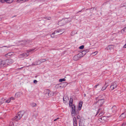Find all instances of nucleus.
<instances>
[{"label": "nucleus", "mask_w": 126, "mask_h": 126, "mask_svg": "<svg viewBox=\"0 0 126 126\" xmlns=\"http://www.w3.org/2000/svg\"><path fill=\"white\" fill-rule=\"evenodd\" d=\"M24 113V111H19L17 115L12 119V120H15L16 121H17L20 120Z\"/></svg>", "instance_id": "f257e3e1"}, {"label": "nucleus", "mask_w": 126, "mask_h": 126, "mask_svg": "<svg viewBox=\"0 0 126 126\" xmlns=\"http://www.w3.org/2000/svg\"><path fill=\"white\" fill-rule=\"evenodd\" d=\"M70 20L68 18H65L58 22V24L60 26H62L66 24L67 23L70 22Z\"/></svg>", "instance_id": "f03ea898"}, {"label": "nucleus", "mask_w": 126, "mask_h": 126, "mask_svg": "<svg viewBox=\"0 0 126 126\" xmlns=\"http://www.w3.org/2000/svg\"><path fill=\"white\" fill-rule=\"evenodd\" d=\"M34 49H30L28 50H27L26 51L27 52V53H24L22 54H21L19 55V56L20 58H22L23 57H28L29 55V52H30L34 50Z\"/></svg>", "instance_id": "7ed1b4c3"}, {"label": "nucleus", "mask_w": 126, "mask_h": 126, "mask_svg": "<svg viewBox=\"0 0 126 126\" xmlns=\"http://www.w3.org/2000/svg\"><path fill=\"white\" fill-rule=\"evenodd\" d=\"M98 113H99V114L98 115V116L100 117L103 115L104 114V109H102V108H99L96 114L95 115V116L97 115Z\"/></svg>", "instance_id": "20e7f679"}, {"label": "nucleus", "mask_w": 126, "mask_h": 126, "mask_svg": "<svg viewBox=\"0 0 126 126\" xmlns=\"http://www.w3.org/2000/svg\"><path fill=\"white\" fill-rule=\"evenodd\" d=\"M117 86V84L116 82H114L112 83L111 84L110 88L111 90L116 88Z\"/></svg>", "instance_id": "39448f33"}, {"label": "nucleus", "mask_w": 126, "mask_h": 126, "mask_svg": "<svg viewBox=\"0 0 126 126\" xmlns=\"http://www.w3.org/2000/svg\"><path fill=\"white\" fill-rule=\"evenodd\" d=\"M6 66L7 65H8L10 64H12L14 62V60L12 59H9L4 60Z\"/></svg>", "instance_id": "423d86ee"}, {"label": "nucleus", "mask_w": 126, "mask_h": 126, "mask_svg": "<svg viewBox=\"0 0 126 126\" xmlns=\"http://www.w3.org/2000/svg\"><path fill=\"white\" fill-rule=\"evenodd\" d=\"M104 102V99H99L96 103H98L99 107H100L102 106V105L103 104Z\"/></svg>", "instance_id": "0eeeda50"}, {"label": "nucleus", "mask_w": 126, "mask_h": 126, "mask_svg": "<svg viewBox=\"0 0 126 126\" xmlns=\"http://www.w3.org/2000/svg\"><path fill=\"white\" fill-rule=\"evenodd\" d=\"M82 56H81V53H79L77 55L73 57V59L75 61L78 60L80 58L82 57Z\"/></svg>", "instance_id": "6e6552de"}, {"label": "nucleus", "mask_w": 126, "mask_h": 126, "mask_svg": "<svg viewBox=\"0 0 126 126\" xmlns=\"http://www.w3.org/2000/svg\"><path fill=\"white\" fill-rule=\"evenodd\" d=\"M72 107V112L71 113L72 116H73L75 114V113L76 111V107L75 105L73 104L72 106H70Z\"/></svg>", "instance_id": "1a4fd4ad"}, {"label": "nucleus", "mask_w": 126, "mask_h": 126, "mask_svg": "<svg viewBox=\"0 0 126 126\" xmlns=\"http://www.w3.org/2000/svg\"><path fill=\"white\" fill-rule=\"evenodd\" d=\"M64 83L62 82L56 85V87L57 88L61 89L63 88L64 86Z\"/></svg>", "instance_id": "9d476101"}, {"label": "nucleus", "mask_w": 126, "mask_h": 126, "mask_svg": "<svg viewBox=\"0 0 126 126\" xmlns=\"http://www.w3.org/2000/svg\"><path fill=\"white\" fill-rule=\"evenodd\" d=\"M4 60H2L0 59V67H2L6 66Z\"/></svg>", "instance_id": "9b49d317"}, {"label": "nucleus", "mask_w": 126, "mask_h": 126, "mask_svg": "<svg viewBox=\"0 0 126 126\" xmlns=\"http://www.w3.org/2000/svg\"><path fill=\"white\" fill-rule=\"evenodd\" d=\"M44 94L46 95V96L47 97L48 96H49L51 95L50 93L51 92L49 91V90L48 89H47L45 90Z\"/></svg>", "instance_id": "f8f14e48"}, {"label": "nucleus", "mask_w": 126, "mask_h": 126, "mask_svg": "<svg viewBox=\"0 0 126 126\" xmlns=\"http://www.w3.org/2000/svg\"><path fill=\"white\" fill-rule=\"evenodd\" d=\"M106 117L104 116L98 119V121L100 122H103L104 121H105L106 120Z\"/></svg>", "instance_id": "ddd939ff"}, {"label": "nucleus", "mask_w": 126, "mask_h": 126, "mask_svg": "<svg viewBox=\"0 0 126 126\" xmlns=\"http://www.w3.org/2000/svg\"><path fill=\"white\" fill-rule=\"evenodd\" d=\"M54 32L56 34H57V33L60 32V33L58 34L60 35L62 34L64 32V31H63L62 30H59L55 31Z\"/></svg>", "instance_id": "4468645a"}, {"label": "nucleus", "mask_w": 126, "mask_h": 126, "mask_svg": "<svg viewBox=\"0 0 126 126\" xmlns=\"http://www.w3.org/2000/svg\"><path fill=\"white\" fill-rule=\"evenodd\" d=\"M108 82L107 83L106 82H105V84L104 86H103L101 90L102 91L105 90L107 87L108 86Z\"/></svg>", "instance_id": "2eb2a0df"}, {"label": "nucleus", "mask_w": 126, "mask_h": 126, "mask_svg": "<svg viewBox=\"0 0 126 126\" xmlns=\"http://www.w3.org/2000/svg\"><path fill=\"white\" fill-rule=\"evenodd\" d=\"M73 122L74 126H77V122L76 118L75 117H74L73 118Z\"/></svg>", "instance_id": "dca6fc26"}, {"label": "nucleus", "mask_w": 126, "mask_h": 126, "mask_svg": "<svg viewBox=\"0 0 126 126\" xmlns=\"http://www.w3.org/2000/svg\"><path fill=\"white\" fill-rule=\"evenodd\" d=\"M68 100V97L66 96H64L63 98V100L64 103H66L67 102V101Z\"/></svg>", "instance_id": "f3484780"}, {"label": "nucleus", "mask_w": 126, "mask_h": 126, "mask_svg": "<svg viewBox=\"0 0 126 126\" xmlns=\"http://www.w3.org/2000/svg\"><path fill=\"white\" fill-rule=\"evenodd\" d=\"M107 49L110 51H112L113 50V48L112 46L110 45L108 46L107 47Z\"/></svg>", "instance_id": "a211bd4d"}, {"label": "nucleus", "mask_w": 126, "mask_h": 126, "mask_svg": "<svg viewBox=\"0 0 126 126\" xmlns=\"http://www.w3.org/2000/svg\"><path fill=\"white\" fill-rule=\"evenodd\" d=\"M82 104V101H80L79 102L78 106V110H81Z\"/></svg>", "instance_id": "6ab92c4d"}, {"label": "nucleus", "mask_w": 126, "mask_h": 126, "mask_svg": "<svg viewBox=\"0 0 126 126\" xmlns=\"http://www.w3.org/2000/svg\"><path fill=\"white\" fill-rule=\"evenodd\" d=\"M73 99L71 98L69 103V105L70 107V106H72L73 105Z\"/></svg>", "instance_id": "aec40b11"}, {"label": "nucleus", "mask_w": 126, "mask_h": 126, "mask_svg": "<svg viewBox=\"0 0 126 126\" xmlns=\"http://www.w3.org/2000/svg\"><path fill=\"white\" fill-rule=\"evenodd\" d=\"M126 114L125 112H124L121 114V115L120 116V117H121L122 118V119H124L125 117L126 116Z\"/></svg>", "instance_id": "412c9836"}, {"label": "nucleus", "mask_w": 126, "mask_h": 126, "mask_svg": "<svg viewBox=\"0 0 126 126\" xmlns=\"http://www.w3.org/2000/svg\"><path fill=\"white\" fill-rule=\"evenodd\" d=\"M13 54V53L12 52H9L7 54H6L5 55V56L7 57H8V56H10L12 55Z\"/></svg>", "instance_id": "4be33fe9"}, {"label": "nucleus", "mask_w": 126, "mask_h": 126, "mask_svg": "<svg viewBox=\"0 0 126 126\" xmlns=\"http://www.w3.org/2000/svg\"><path fill=\"white\" fill-rule=\"evenodd\" d=\"M112 109L114 112H115L116 110V108L115 106H113L112 108Z\"/></svg>", "instance_id": "5701e85b"}, {"label": "nucleus", "mask_w": 126, "mask_h": 126, "mask_svg": "<svg viewBox=\"0 0 126 126\" xmlns=\"http://www.w3.org/2000/svg\"><path fill=\"white\" fill-rule=\"evenodd\" d=\"M79 53H81V56H82V57H83V56L85 55L86 54V52H85V51H84V50H83L81 52H80Z\"/></svg>", "instance_id": "b1692460"}, {"label": "nucleus", "mask_w": 126, "mask_h": 126, "mask_svg": "<svg viewBox=\"0 0 126 126\" xmlns=\"http://www.w3.org/2000/svg\"><path fill=\"white\" fill-rule=\"evenodd\" d=\"M13 0H5V2L7 3H12Z\"/></svg>", "instance_id": "393cba45"}, {"label": "nucleus", "mask_w": 126, "mask_h": 126, "mask_svg": "<svg viewBox=\"0 0 126 126\" xmlns=\"http://www.w3.org/2000/svg\"><path fill=\"white\" fill-rule=\"evenodd\" d=\"M125 32H126V26L121 31V32L123 33Z\"/></svg>", "instance_id": "a878e982"}, {"label": "nucleus", "mask_w": 126, "mask_h": 126, "mask_svg": "<svg viewBox=\"0 0 126 126\" xmlns=\"http://www.w3.org/2000/svg\"><path fill=\"white\" fill-rule=\"evenodd\" d=\"M81 120L80 119V121L79 122V126H84V123H81Z\"/></svg>", "instance_id": "bb28decb"}, {"label": "nucleus", "mask_w": 126, "mask_h": 126, "mask_svg": "<svg viewBox=\"0 0 126 126\" xmlns=\"http://www.w3.org/2000/svg\"><path fill=\"white\" fill-rule=\"evenodd\" d=\"M56 34V33H55V32H53L52 34H51V35H50L51 37L52 38H54L55 36L54 34Z\"/></svg>", "instance_id": "cd10ccee"}, {"label": "nucleus", "mask_w": 126, "mask_h": 126, "mask_svg": "<svg viewBox=\"0 0 126 126\" xmlns=\"http://www.w3.org/2000/svg\"><path fill=\"white\" fill-rule=\"evenodd\" d=\"M5 100V99H4V98H3L1 99V100H0V102H1V104H2L4 102V101Z\"/></svg>", "instance_id": "c85d7f7f"}, {"label": "nucleus", "mask_w": 126, "mask_h": 126, "mask_svg": "<svg viewBox=\"0 0 126 126\" xmlns=\"http://www.w3.org/2000/svg\"><path fill=\"white\" fill-rule=\"evenodd\" d=\"M15 96L16 97H18L19 96L20 94L19 92L16 93L15 94Z\"/></svg>", "instance_id": "c756f323"}, {"label": "nucleus", "mask_w": 126, "mask_h": 126, "mask_svg": "<svg viewBox=\"0 0 126 126\" xmlns=\"http://www.w3.org/2000/svg\"><path fill=\"white\" fill-rule=\"evenodd\" d=\"M65 79L64 78L60 79L59 80V81L60 82H62L63 81H65Z\"/></svg>", "instance_id": "7c9ffc66"}, {"label": "nucleus", "mask_w": 126, "mask_h": 126, "mask_svg": "<svg viewBox=\"0 0 126 126\" xmlns=\"http://www.w3.org/2000/svg\"><path fill=\"white\" fill-rule=\"evenodd\" d=\"M31 106L32 107H35L36 106V104L35 103H33L31 104Z\"/></svg>", "instance_id": "2f4dec72"}, {"label": "nucleus", "mask_w": 126, "mask_h": 126, "mask_svg": "<svg viewBox=\"0 0 126 126\" xmlns=\"http://www.w3.org/2000/svg\"><path fill=\"white\" fill-rule=\"evenodd\" d=\"M75 34V31H73L71 33V35L72 36H73Z\"/></svg>", "instance_id": "473e14b6"}, {"label": "nucleus", "mask_w": 126, "mask_h": 126, "mask_svg": "<svg viewBox=\"0 0 126 126\" xmlns=\"http://www.w3.org/2000/svg\"><path fill=\"white\" fill-rule=\"evenodd\" d=\"M38 65L37 61H36L35 62L33 63L32 64V65Z\"/></svg>", "instance_id": "72a5a7b5"}, {"label": "nucleus", "mask_w": 126, "mask_h": 126, "mask_svg": "<svg viewBox=\"0 0 126 126\" xmlns=\"http://www.w3.org/2000/svg\"><path fill=\"white\" fill-rule=\"evenodd\" d=\"M40 60L42 63L45 62L46 61V60L45 59H42Z\"/></svg>", "instance_id": "f704fd0d"}, {"label": "nucleus", "mask_w": 126, "mask_h": 126, "mask_svg": "<svg viewBox=\"0 0 126 126\" xmlns=\"http://www.w3.org/2000/svg\"><path fill=\"white\" fill-rule=\"evenodd\" d=\"M98 52V51H96L92 53V54H94V55H95Z\"/></svg>", "instance_id": "c9c22d12"}, {"label": "nucleus", "mask_w": 126, "mask_h": 126, "mask_svg": "<svg viewBox=\"0 0 126 126\" xmlns=\"http://www.w3.org/2000/svg\"><path fill=\"white\" fill-rule=\"evenodd\" d=\"M29 41L28 40H27V41L24 40V44H27L28 43Z\"/></svg>", "instance_id": "e433bc0d"}, {"label": "nucleus", "mask_w": 126, "mask_h": 126, "mask_svg": "<svg viewBox=\"0 0 126 126\" xmlns=\"http://www.w3.org/2000/svg\"><path fill=\"white\" fill-rule=\"evenodd\" d=\"M84 45H82L80 46L79 48L80 49H82L84 48Z\"/></svg>", "instance_id": "4c0bfd02"}, {"label": "nucleus", "mask_w": 126, "mask_h": 126, "mask_svg": "<svg viewBox=\"0 0 126 126\" xmlns=\"http://www.w3.org/2000/svg\"><path fill=\"white\" fill-rule=\"evenodd\" d=\"M11 101L10 99H9L8 100H6L5 102L6 103H9V102H10Z\"/></svg>", "instance_id": "58836bf2"}, {"label": "nucleus", "mask_w": 126, "mask_h": 126, "mask_svg": "<svg viewBox=\"0 0 126 126\" xmlns=\"http://www.w3.org/2000/svg\"><path fill=\"white\" fill-rule=\"evenodd\" d=\"M126 125V122H124L122 125L121 126H125Z\"/></svg>", "instance_id": "ea45409f"}, {"label": "nucleus", "mask_w": 126, "mask_h": 126, "mask_svg": "<svg viewBox=\"0 0 126 126\" xmlns=\"http://www.w3.org/2000/svg\"><path fill=\"white\" fill-rule=\"evenodd\" d=\"M0 1L2 3H3L5 2V0H0Z\"/></svg>", "instance_id": "a19ab883"}, {"label": "nucleus", "mask_w": 126, "mask_h": 126, "mask_svg": "<svg viewBox=\"0 0 126 126\" xmlns=\"http://www.w3.org/2000/svg\"><path fill=\"white\" fill-rule=\"evenodd\" d=\"M37 61V63H38V65L40 64L41 63V62L40 60H38Z\"/></svg>", "instance_id": "79ce46f5"}, {"label": "nucleus", "mask_w": 126, "mask_h": 126, "mask_svg": "<svg viewBox=\"0 0 126 126\" xmlns=\"http://www.w3.org/2000/svg\"><path fill=\"white\" fill-rule=\"evenodd\" d=\"M33 82L35 84H36L37 82V81L36 80H34L33 81Z\"/></svg>", "instance_id": "37998d69"}, {"label": "nucleus", "mask_w": 126, "mask_h": 126, "mask_svg": "<svg viewBox=\"0 0 126 126\" xmlns=\"http://www.w3.org/2000/svg\"><path fill=\"white\" fill-rule=\"evenodd\" d=\"M11 124V126H13L14 124L13 122H10V124Z\"/></svg>", "instance_id": "c03bdc74"}, {"label": "nucleus", "mask_w": 126, "mask_h": 126, "mask_svg": "<svg viewBox=\"0 0 126 126\" xmlns=\"http://www.w3.org/2000/svg\"><path fill=\"white\" fill-rule=\"evenodd\" d=\"M100 98V96H99L98 97L96 98V100H97L99 99Z\"/></svg>", "instance_id": "a18cd8bd"}, {"label": "nucleus", "mask_w": 126, "mask_h": 126, "mask_svg": "<svg viewBox=\"0 0 126 126\" xmlns=\"http://www.w3.org/2000/svg\"><path fill=\"white\" fill-rule=\"evenodd\" d=\"M84 50V51H85V52H86V53H87V52H88L89 51L88 49H85Z\"/></svg>", "instance_id": "49530a36"}, {"label": "nucleus", "mask_w": 126, "mask_h": 126, "mask_svg": "<svg viewBox=\"0 0 126 126\" xmlns=\"http://www.w3.org/2000/svg\"><path fill=\"white\" fill-rule=\"evenodd\" d=\"M80 118V116L79 115H78L77 116V118L78 119H79Z\"/></svg>", "instance_id": "de8ad7c7"}, {"label": "nucleus", "mask_w": 126, "mask_h": 126, "mask_svg": "<svg viewBox=\"0 0 126 126\" xmlns=\"http://www.w3.org/2000/svg\"><path fill=\"white\" fill-rule=\"evenodd\" d=\"M99 85V84H97L96 85H95L94 87V88H96Z\"/></svg>", "instance_id": "09e8293b"}, {"label": "nucleus", "mask_w": 126, "mask_h": 126, "mask_svg": "<svg viewBox=\"0 0 126 126\" xmlns=\"http://www.w3.org/2000/svg\"><path fill=\"white\" fill-rule=\"evenodd\" d=\"M78 112H77V111H75V114H78Z\"/></svg>", "instance_id": "8fccbe9b"}, {"label": "nucleus", "mask_w": 126, "mask_h": 126, "mask_svg": "<svg viewBox=\"0 0 126 126\" xmlns=\"http://www.w3.org/2000/svg\"><path fill=\"white\" fill-rule=\"evenodd\" d=\"M10 99L11 100V99L13 100V99H14L13 97H11Z\"/></svg>", "instance_id": "3c124183"}, {"label": "nucleus", "mask_w": 126, "mask_h": 126, "mask_svg": "<svg viewBox=\"0 0 126 126\" xmlns=\"http://www.w3.org/2000/svg\"><path fill=\"white\" fill-rule=\"evenodd\" d=\"M59 119V118H57L54 119V121H57V120H58V119Z\"/></svg>", "instance_id": "603ef678"}, {"label": "nucleus", "mask_w": 126, "mask_h": 126, "mask_svg": "<svg viewBox=\"0 0 126 126\" xmlns=\"http://www.w3.org/2000/svg\"><path fill=\"white\" fill-rule=\"evenodd\" d=\"M123 47L124 48H126V43L125 44V45Z\"/></svg>", "instance_id": "864d4df0"}, {"label": "nucleus", "mask_w": 126, "mask_h": 126, "mask_svg": "<svg viewBox=\"0 0 126 126\" xmlns=\"http://www.w3.org/2000/svg\"><path fill=\"white\" fill-rule=\"evenodd\" d=\"M51 19L50 17H47V19L48 20H50Z\"/></svg>", "instance_id": "5fc2aeb1"}, {"label": "nucleus", "mask_w": 126, "mask_h": 126, "mask_svg": "<svg viewBox=\"0 0 126 126\" xmlns=\"http://www.w3.org/2000/svg\"><path fill=\"white\" fill-rule=\"evenodd\" d=\"M81 120V123H83V120Z\"/></svg>", "instance_id": "6e6d98bb"}, {"label": "nucleus", "mask_w": 126, "mask_h": 126, "mask_svg": "<svg viewBox=\"0 0 126 126\" xmlns=\"http://www.w3.org/2000/svg\"><path fill=\"white\" fill-rule=\"evenodd\" d=\"M44 18L47 19V17H44Z\"/></svg>", "instance_id": "4d7b16f0"}, {"label": "nucleus", "mask_w": 126, "mask_h": 126, "mask_svg": "<svg viewBox=\"0 0 126 126\" xmlns=\"http://www.w3.org/2000/svg\"><path fill=\"white\" fill-rule=\"evenodd\" d=\"M23 68V67H21V68H18V69H21V68Z\"/></svg>", "instance_id": "13d9d810"}, {"label": "nucleus", "mask_w": 126, "mask_h": 126, "mask_svg": "<svg viewBox=\"0 0 126 126\" xmlns=\"http://www.w3.org/2000/svg\"><path fill=\"white\" fill-rule=\"evenodd\" d=\"M84 96H86V94H84Z\"/></svg>", "instance_id": "bf43d9fd"}, {"label": "nucleus", "mask_w": 126, "mask_h": 126, "mask_svg": "<svg viewBox=\"0 0 126 126\" xmlns=\"http://www.w3.org/2000/svg\"><path fill=\"white\" fill-rule=\"evenodd\" d=\"M94 8H92L91 9H94Z\"/></svg>", "instance_id": "052dcab7"}, {"label": "nucleus", "mask_w": 126, "mask_h": 126, "mask_svg": "<svg viewBox=\"0 0 126 126\" xmlns=\"http://www.w3.org/2000/svg\"><path fill=\"white\" fill-rule=\"evenodd\" d=\"M0 102V105H1V103Z\"/></svg>", "instance_id": "680f3d73"}, {"label": "nucleus", "mask_w": 126, "mask_h": 126, "mask_svg": "<svg viewBox=\"0 0 126 126\" xmlns=\"http://www.w3.org/2000/svg\"><path fill=\"white\" fill-rule=\"evenodd\" d=\"M4 47H6V46H4Z\"/></svg>", "instance_id": "e2e57ef3"}, {"label": "nucleus", "mask_w": 126, "mask_h": 126, "mask_svg": "<svg viewBox=\"0 0 126 126\" xmlns=\"http://www.w3.org/2000/svg\"><path fill=\"white\" fill-rule=\"evenodd\" d=\"M50 94H51L50 93ZM52 95H53V94H52V95H51V96H52Z\"/></svg>", "instance_id": "0e129e2a"}]
</instances>
